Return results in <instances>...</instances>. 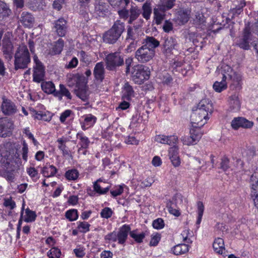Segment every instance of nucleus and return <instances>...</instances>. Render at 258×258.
Here are the masks:
<instances>
[{"label": "nucleus", "instance_id": "1", "mask_svg": "<svg viewBox=\"0 0 258 258\" xmlns=\"http://www.w3.org/2000/svg\"><path fill=\"white\" fill-rule=\"evenodd\" d=\"M213 110V107L210 100L208 99L201 100L196 109H193L190 116L192 127L201 129L209 119V114H211Z\"/></svg>", "mask_w": 258, "mask_h": 258}, {"label": "nucleus", "instance_id": "2", "mask_svg": "<svg viewBox=\"0 0 258 258\" xmlns=\"http://www.w3.org/2000/svg\"><path fill=\"white\" fill-rule=\"evenodd\" d=\"M216 73L222 80L230 83L234 87H238L241 81V76L233 71L231 67L226 64H223L217 69Z\"/></svg>", "mask_w": 258, "mask_h": 258}, {"label": "nucleus", "instance_id": "3", "mask_svg": "<svg viewBox=\"0 0 258 258\" xmlns=\"http://www.w3.org/2000/svg\"><path fill=\"white\" fill-rule=\"evenodd\" d=\"M14 57V67L16 70L27 68L31 62L30 53L27 46L25 44H21L17 48Z\"/></svg>", "mask_w": 258, "mask_h": 258}, {"label": "nucleus", "instance_id": "4", "mask_svg": "<svg viewBox=\"0 0 258 258\" xmlns=\"http://www.w3.org/2000/svg\"><path fill=\"white\" fill-rule=\"evenodd\" d=\"M125 30V24L120 20H116L103 36V41L106 43L114 44L119 39Z\"/></svg>", "mask_w": 258, "mask_h": 258}, {"label": "nucleus", "instance_id": "5", "mask_svg": "<svg viewBox=\"0 0 258 258\" xmlns=\"http://www.w3.org/2000/svg\"><path fill=\"white\" fill-rule=\"evenodd\" d=\"M141 14V9L136 6H132L129 10L123 8L118 11L120 18L124 20H127V23L133 24Z\"/></svg>", "mask_w": 258, "mask_h": 258}, {"label": "nucleus", "instance_id": "6", "mask_svg": "<svg viewBox=\"0 0 258 258\" xmlns=\"http://www.w3.org/2000/svg\"><path fill=\"white\" fill-rule=\"evenodd\" d=\"M132 78L136 84H142L149 78L150 71L149 68L143 65H138L133 68Z\"/></svg>", "mask_w": 258, "mask_h": 258}, {"label": "nucleus", "instance_id": "7", "mask_svg": "<svg viewBox=\"0 0 258 258\" xmlns=\"http://www.w3.org/2000/svg\"><path fill=\"white\" fill-rule=\"evenodd\" d=\"M250 23L248 22L245 24L241 36L237 40L236 45L244 50H249L252 38L251 32Z\"/></svg>", "mask_w": 258, "mask_h": 258}, {"label": "nucleus", "instance_id": "8", "mask_svg": "<svg viewBox=\"0 0 258 258\" xmlns=\"http://www.w3.org/2000/svg\"><path fill=\"white\" fill-rule=\"evenodd\" d=\"M106 68L109 71H115L117 67L123 64V58L119 52L108 54L105 57Z\"/></svg>", "mask_w": 258, "mask_h": 258}, {"label": "nucleus", "instance_id": "9", "mask_svg": "<svg viewBox=\"0 0 258 258\" xmlns=\"http://www.w3.org/2000/svg\"><path fill=\"white\" fill-rule=\"evenodd\" d=\"M35 65L33 67V80L37 83H40L44 80L45 68L42 63L39 60L36 54L33 56Z\"/></svg>", "mask_w": 258, "mask_h": 258}, {"label": "nucleus", "instance_id": "10", "mask_svg": "<svg viewBox=\"0 0 258 258\" xmlns=\"http://www.w3.org/2000/svg\"><path fill=\"white\" fill-rule=\"evenodd\" d=\"M201 130L192 127L189 131V136H185L181 138L183 144L187 146L197 144L202 136Z\"/></svg>", "mask_w": 258, "mask_h": 258}, {"label": "nucleus", "instance_id": "11", "mask_svg": "<svg viewBox=\"0 0 258 258\" xmlns=\"http://www.w3.org/2000/svg\"><path fill=\"white\" fill-rule=\"evenodd\" d=\"M155 54V51H153L142 45L136 51L135 58L140 63H146L152 59Z\"/></svg>", "mask_w": 258, "mask_h": 258}, {"label": "nucleus", "instance_id": "12", "mask_svg": "<svg viewBox=\"0 0 258 258\" xmlns=\"http://www.w3.org/2000/svg\"><path fill=\"white\" fill-rule=\"evenodd\" d=\"M162 46L163 53L166 56L169 57L174 51H177L178 43L175 38L168 37L164 38Z\"/></svg>", "mask_w": 258, "mask_h": 258}, {"label": "nucleus", "instance_id": "13", "mask_svg": "<svg viewBox=\"0 0 258 258\" xmlns=\"http://www.w3.org/2000/svg\"><path fill=\"white\" fill-rule=\"evenodd\" d=\"M14 128L13 121L7 117L0 118V137L6 138L12 135Z\"/></svg>", "mask_w": 258, "mask_h": 258}, {"label": "nucleus", "instance_id": "14", "mask_svg": "<svg viewBox=\"0 0 258 258\" xmlns=\"http://www.w3.org/2000/svg\"><path fill=\"white\" fill-rule=\"evenodd\" d=\"M251 196L253 198L255 206L258 208V172H254L250 178Z\"/></svg>", "mask_w": 258, "mask_h": 258}, {"label": "nucleus", "instance_id": "15", "mask_svg": "<svg viewBox=\"0 0 258 258\" xmlns=\"http://www.w3.org/2000/svg\"><path fill=\"white\" fill-rule=\"evenodd\" d=\"M253 122L243 117H234L231 122L232 128L237 130L240 127L243 128H251L253 126Z\"/></svg>", "mask_w": 258, "mask_h": 258}, {"label": "nucleus", "instance_id": "16", "mask_svg": "<svg viewBox=\"0 0 258 258\" xmlns=\"http://www.w3.org/2000/svg\"><path fill=\"white\" fill-rule=\"evenodd\" d=\"M53 29L58 36H64L68 30L67 21L63 18L55 21L53 23Z\"/></svg>", "mask_w": 258, "mask_h": 258}, {"label": "nucleus", "instance_id": "17", "mask_svg": "<svg viewBox=\"0 0 258 258\" xmlns=\"http://www.w3.org/2000/svg\"><path fill=\"white\" fill-rule=\"evenodd\" d=\"M2 111L6 115H12L17 111V106L10 100L4 99L1 106Z\"/></svg>", "mask_w": 258, "mask_h": 258}, {"label": "nucleus", "instance_id": "18", "mask_svg": "<svg viewBox=\"0 0 258 258\" xmlns=\"http://www.w3.org/2000/svg\"><path fill=\"white\" fill-rule=\"evenodd\" d=\"M77 138L80 140L79 145L80 146V147L78 149V152L80 153L82 151H83L82 153L85 155L87 152L86 149L89 148L90 141L89 138L85 136L83 132L78 133Z\"/></svg>", "mask_w": 258, "mask_h": 258}, {"label": "nucleus", "instance_id": "19", "mask_svg": "<svg viewBox=\"0 0 258 258\" xmlns=\"http://www.w3.org/2000/svg\"><path fill=\"white\" fill-rule=\"evenodd\" d=\"M105 73L104 63L102 61L97 62L93 70L95 80L98 82H102L105 78Z\"/></svg>", "mask_w": 258, "mask_h": 258}, {"label": "nucleus", "instance_id": "20", "mask_svg": "<svg viewBox=\"0 0 258 258\" xmlns=\"http://www.w3.org/2000/svg\"><path fill=\"white\" fill-rule=\"evenodd\" d=\"M13 146L11 143H7L0 146V162H5L12 153Z\"/></svg>", "mask_w": 258, "mask_h": 258}, {"label": "nucleus", "instance_id": "21", "mask_svg": "<svg viewBox=\"0 0 258 258\" xmlns=\"http://www.w3.org/2000/svg\"><path fill=\"white\" fill-rule=\"evenodd\" d=\"M131 231L130 225L124 224L121 226L117 233L118 243L123 244L126 240L128 233Z\"/></svg>", "mask_w": 258, "mask_h": 258}, {"label": "nucleus", "instance_id": "22", "mask_svg": "<svg viewBox=\"0 0 258 258\" xmlns=\"http://www.w3.org/2000/svg\"><path fill=\"white\" fill-rule=\"evenodd\" d=\"M19 20L24 27L27 28L33 27L34 23V18L31 13L27 12L22 13Z\"/></svg>", "mask_w": 258, "mask_h": 258}, {"label": "nucleus", "instance_id": "23", "mask_svg": "<svg viewBox=\"0 0 258 258\" xmlns=\"http://www.w3.org/2000/svg\"><path fill=\"white\" fill-rule=\"evenodd\" d=\"M30 111L32 116L35 119L49 121L51 120L52 117V114L49 112H38L34 109H31Z\"/></svg>", "mask_w": 258, "mask_h": 258}, {"label": "nucleus", "instance_id": "24", "mask_svg": "<svg viewBox=\"0 0 258 258\" xmlns=\"http://www.w3.org/2000/svg\"><path fill=\"white\" fill-rule=\"evenodd\" d=\"M167 11L160 5L157 6L153 10L154 18L157 25L160 24L164 19L165 12Z\"/></svg>", "mask_w": 258, "mask_h": 258}, {"label": "nucleus", "instance_id": "25", "mask_svg": "<svg viewBox=\"0 0 258 258\" xmlns=\"http://www.w3.org/2000/svg\"><path fill=\"white\" fill-rule=\"evenodd\" d=\"M139 38V34L138 28L136 26L132 27L128 26L127 27V35L125 38L126 42L130 41H138Z\"/></svg>", "mask_w": 258, "mask_h": 258}, {"label": "nucleus", "instance_id": "26", "mask_svg": "<svg viewBox=\"0 0 258 258\" xmlns=\"http://www.w3.org/2000/svg\"><path fill=\"white\" fill-rule=\"evenodd\" d=\"M108 5L101 1H96L95 4V12L99 16H104L108 12Z\"/></svg>", "mask_w": 258, "mask_h": 258}, {"label": "nucleus", "instance_id": "27", "mask_svg": "<svg viewBox=\"0 0 258 258\" xmlns=\"http://www.w3.org/2000/svg\"><path fill=\"white\" fill-rule=\"evenodd\" d=\"M143 45L145 47L155 51V49L160 45V42L153 36H147L144 40Z\"/></svg>", "mask_w": 258, "mask_h": 258}, {"label": "nucleus", "instance_id": "28", "mask_svg": "<svg viewBox=\"0 0 258 258\" xmlns=\"http://www.w3.org/2000/svg\"><path fill=\"white\" fill-rule=\"evenodd\" d=\"M64 41L59 38L57 41L54 42L52 48L49 50V54L51 55L59 54L63 48Z\"/></svg>", "mask_w": 258, "mask_h": 258}, {"label": "nucleus", "instance_id": "29", "mask_svg": "<svg viewBox=\"0 0 258 258\" xmlns=\"http://www.w3.org/2000/svg\"><path fill=\"white\" fill-rule=\"evenodd\" d=\"M228 101L232 110L235 112L239 110L241 103L237 94H234L230 96Z\"/></svg>", "mask_w": 258, "mask_h": 258}, {"label": "nucleus", "instance_id": "30", "mask_svg": "<svg viewBox=\"0 0 258 258\" xmlns=\"http://www.w3.org/2000/svg\"><path fill=\"white\" fill-rule=\"evenodd\" d=\"M96 120L97 118L91 114L85 115L84 122L81 125L82 130L85 131L89 127L92 126Z\"/></svg>", "mask_w": 258, "mask_h": 258}, {"label": "nucleus", "instance_id": "31", "mask_svg": "<svg viewBox=\"0 0 258 258\" xmlns=\"http://www.w3.org/2000/svg\"><path fill=\"white\" fill-rule=\"evenodd\" d=\"M57 171V168L52 165H46L41 168V173L45 177H53Z\"/></svg>", "mask_w": 258, "mask_h": 258}, {"label": "nucleus", "instance_id": "32", "mask_svg": "<svg viewBox=\"0 0 258 258\" xmlns=\"http://www.w3.org/2000/svg\"><path fill=\"white\" fill-rule=\"evenodd\" d=\"M134 97V91L133 87L128 82L124 84L122 90V98L127 100H130Z\"/></svg>", "mask_w": 258, "mask_h": 258}, {"label": "nucleus", "instance_id": "33", "mask_svg": "<svg viewBox=\"0 0 258 258\" xmlns=\"http://www.w3.org/2000/svg\"><path fill=\"white\" fill-rule=\"evenodd\" d=\"M42 90L47 94H53L54 96L56 91L54 84L50 81L42 82L41 84Z\"/></svg>", "mask_w": 258, "mask_h": 258}, {"label": "nucleus", "instance_id": "34", "mask_svg": "<svg viewBox=\"0 0 258 258\" xmlns=\"http://www.w3.org/2000/svg\"><path fill=\"white\" fill-rule=\"evenodd\" d=\"M63 96L68 99H72V96L69 90L63 84H60L59 90L55 92L54 96L58 97L59 100H61Z\"/></svg>", "mask_w": 258, "mask_h": 258}, {"label": "nucleus", "instance_id": "35", "mask_svg": "<svg viewBox=\"0 0 258 258\" xmlns=\"http://www.w3.org/2000/svg\"><path fill=\"white\" fill-rule=\"evenodd\" d=\"M67 142V139L63 138H59L57 140L58 143V148L61 151L63 156H71L68 147H67L66 144Z\"/></svg>", "mask_w": 258, "mask_h": 258}, {"label": "nucleus", "instance_id": "36", "mask_svg": "<svg viewBox=\"0 0 258 258\" xmlns=\"http://www.w3.org/2000/svg\"><path fill=\"white\" fill-rule=\"evenodd\" d=\"M213 247L216 252L222 254L223 250L225 249L223 239L219 237L216 238L213 243Z\"/></svg>", "mask_w": 258, "mask_h": 258}, {"label": "nucleus", "instance_id": "37", "mask_svg": "<svg viewBox=\"0 0 258 258\" xmlns=\"http://www.w3.org/2000/svg\"><path fill=\"white\" fill-rule=\"evenodd\" d=\"M102 181L101 178L98 179L93 184L94 190L100 195H103L106 194L110 188V186H108L104 188H102V185L99 183Z\"/></svg>", "mask_w": 258, "mask_h": 258}, {"label": "nucleus", "instance_id": "38", "mask_svg": "<svg viewBox=\"0 0 258 258\" xmlns=\"http://www.w3.org/2000/svg\"><path fill=\"white\" fill-rule=\"evenodd\" d=\"M173 253L175 255L184 254L188 251V245L186 244H179L173 247Z\"/></svg>", "mask_w": 258, "mask_h": 258}, {"label": "nucleus", "instance_id": "39", "mask_svg": "<svg viewBox=\"0 0 258 258\" xmlns=\"http://www.w3.org/2000/svg\"><path fill=\"white\" fill-rule=\"evenodd\" d=\"M76 95L84 101L88 100V93L85 87L79 88L75 91Z\"/></svg>", "mask_w": 258, "mask_h": 258}, {"label": "nucleus", "instance_id": "40", "mask_svg": "<svg viewBox=\"0 0 258 258\" xmlns=\"http://www.w3.org/2000/svg\"><path fill=\"white\" fill-rule=\"evenodd\" d=\"M142 16L146 20H148L152 13V9L150 3H145L142 6Z\"/></svg>", "mask_w": 258, "mask_h": 258}, {"label": "nucleus", "instance_id": "41", "mask_svg": "<svg viewBox=\"0 0 258 258\" xmlns=\"http://www.w3.org/2000/svg\"><path fill=\"white\" fill-rule=\"evenodd\" d=\"M79 175V173L76 169H70L65 173V177L69 180H75L78 178Z\"/></svg>", "mask_w": 258, "mask_h": 258}, {"label": "nucleus", "instance_id": "42", "mask_svg": "<svg viewBox=\"0 0 258 258\" xmlns=\"http://www.w3.org/2000/svg\"><path fill=\"white\" fill-rule=\"evenodd\" d=\"M245 6V3H240V4L236 6L235 8H233L230 11L229 15L232 14L231 18L238 16L243 11V8Z\"/></svg>", "mask_w": 258, "mask_h": 258}, {"label": "nucleus", "instance_id": "43", "mask_svg": "<svg viewBox=\"0 0 258 258\" xmlns=\"http://www.w3.org/2000/svg\"><path fill=\"white\" fill-rule=\"evenodd\" d=\"M130 235L138 243H141L145 237V234L144 232L138 233L137 230L130 231Z\"/></svg>", "mask_w": 258, "mask_h": 258}, {"label": "nucleus", "instance_id": "44", "mask_svg": "<svg viewBox=\"0 0 258 258\" xmlns=\"http://www.w3.org/2000/svg\"><path fill=\"white\" fill-rule=\"evenodd\" d=\"M227 82L221 80L220 82L216 81L213 84V88L215 91L217 92H221L223 90H225L227 88Z\"/></svg>", "mask_w": 258, "mask_h": 258}, {"label": "nucleus", "instance_id": "45", "mask_svg": "<svg viewBox=\"0 0 258 258\" xmlns=\"http://www.w3.org/2000/svg\"><path fill=\"white\" fill-rule=\"evenodd\" d=\"M197 207H198L197 212H198V219H197V220L196 222V224L197 225H199L201 222L202 217H203V213H204V206L203 202H202L201 201H199L197 203Z\"/></svg>", "mask_w": 258, "mask_h": 258}, {"label": "nucleus", "instance_id": "46", "mask_svg": "<svg viewBox=\"0 0 258 258\" xmlns=\"http://www.w3.org/2000/svg\"><path fill=\"white\" fill-rule=\"evenodd\" d=\"M65 216L70 221H75L78 218V211L76 209L69 210L66 212Z\"/></svg>", "mask_w": 258, "mask_h": 258}, {"label": "nucleus", "instance_id": "47", "mask_svg": "<svg viewBox=\"0 0 258 258\" xmlns=\"http://www.w3.org/2000/svg\"><path fill=\"white\" fill-rule=\"evenodd\" d=\"M194 23L197 25L203 24L205 22V18L202 13L197 12L195 13L193 17Z\"/></svg>", "mask_w": 258, "mask_h": 258}, {"label": "nucleus", "instance_id": "48", "mask_svg": "<svg viewBox=\"0 0 258 258\" xmlns=\"http://www.w3.org/2000/svg\"><path fill=\"white\" fill-rule=\"evenodd\" d=\"M25 213L26 216V217L24 219L25 222H32L35 220L36 214L35 212L31 211L28 208L26 210Z\"/></svg>", "mask_w": 258, "mask_h": 258}, {"label": "nucleus", "instance_id": "49", "mask_svg": "<svg viewBox=\"0 0 258 258\" xmlns=\"http://www.w3.org/2000/svg\"><path fill=\"white\" fill-rule=\"evenodd\" d=\"M27 172L33 181L36 182L39 179V176L38 171L34 167L27 168Z\"/></svg>", "mask_w": 258, "mask_h": 258}, {"label": "nucleus", "instance_id": "50", "mask_svg": "<svg viewBox=\"0 0 258 258\" xmlns=\"http://www.w3.org/2000/svg\"><path fill=\"white\" fill-rule=\"evenodd\" d=\"M60 255V250L55 247L51 248L47 252V256L49 258H59Z\"/></svg>", "mask_w": 258, "mask_h": 258}, {"label": "nucleus", "instance_id": "51", "mask_svg": "<svg viewBox=\"0 0 258 258\" xmlns=\"http://www.w3.org/2000/svg\"><path fill=\"white\" fill-rule=\"evenodd\" d=\"M11 10L7 7L6 4L0 1V18L8 16Z\"/></svg>", "mask_w": 258, "mask_h": 258}, {"label": "nucleus", "instance_id": "52", "mask_svg": "<svg viewBox=\"0 0 258 258\" xmlns=\"http://www.w3.org/2000/svg\"><path fill=\"white\" fill-rule=\"evenodd\" d=\"M189 14L187 11H181L179 12L178 19L182 24L186 23L189 20Z\"/></svg>", "mask_w": 258, "mask_h": 258}, {"label": "nucleus", "instance_id": "53", "mask_svg": "<svg viewBox=\"0 0 258 258\" xmlns=\"http://www.w3.org/2000/svg\"><path fill=\"white\" fill-rule=\"evenodd\" d=\"M22 145L21 153L23 160L26 162L28 161V146L25 140L23 141Z\"/></svg>", "mask_w": 258, "mask_h": 258}, {"label": "nucleus", "instance_id": "54", "mask_svg": "<svg viewBox=\"0 0 258 258\" xmlns=\"http://www.w3.org/2000/svg\"><path fill=\"white\" fill-rule=\"evenodd\" d=\"M229 162V159L228 158V157L226 156H224L221 159L220 168L224 171H227L230 167Z\"/></svg>", "mask_w": 258, "mask_h": 258}, {"label": "nucleus", "instance_id": "55", "mask_svg": "<svg viewBox=\"0 0 258 258\" xmlns=\"http://www.w3.org/2000/svg\"><path fill=\"white\" fill-rule=\"evenodd\" d=\"M243 162L240 159H236L235 162L234 163V167L232 168V170L240 171H243Z\"/></svg>", "mask_w": 258, "mask_h": 258}, {"label": "nucleus", "instance_id": "56", "mask_svg": "<svg viewBox=\"0 0 258 258\" xmlns=\"http://www.w3.org/2000/svg\"><path fill=\"white\" fill-rule=\"evenodd\" d=\"M112 214V210L110 208L106 207L102 210L100 215L103 218L108 219L111 217Z\"/></svg>", "mask_w": 258, "mask_h": 258}, {"label": "nucleus", "instance_id": "57", "mask_svg": "<svg viewBox=\"0 0 258 258\" xmlns=\"http://www.w3.org/2000/svg\"><path fill=\"white\" fill-rule=\"evenodd\" d=\"M175 0H164L163 3L160 5L166 11L172 9L175 5Z\"/></svg>", "mask_w": 258, "mask_h": 258}, {"label": "nucleus", "instance_id": "58", "mask_svg": "<svg viewBox=\"0 0 258 258\" xmlns=\"http://www.w3.org/2000/svg\"><path fill=\"white\" fill-rule=\"evenodd\" d=\"M13 45L11 42H7L3 45V52L4 54L10 55L11 52H12Z\"/></svg>", "mask_w": 258, "mask_h": 258}, {"label": "nucleus", "instance_id": "59", "mask_svg": "<svg viewBox=\"0 0 258 258\" xmlns=\"http://www.w3.org/2000/svg\"><path fill=\"white\" fill-rule=\"evenodd\" d=\"M153 227L156 229H161L164 226V221L161 218H158L153 221Z\"/></svg>", "mask_w": 258, "mask_h": 258}, {"label": "nucleus", "instance_id": "60", "mask_svg": "<svg viewBox=\"0 0 258 258\" xmlns=\"http://www.w3.org/2000/svg\"><path fill=\"white\" fill-rule=\"evenodd\" d=\"M123 186H125V185H118L116 187V189L110 191V194L113 197H116L120 195L123 191Z\"/></svg>", "mask_w": 258, "mask_h": 258}, {"label": "nucleus", "instance_id": "61", "mask_svg": "<svg viewBox=\"0 0 258 258\" xmlns=\"http://www.w3.org/2000/svg\"><path fill=\"white\" fill-rule=\"evenodd\" d=\"M104 239L109 242H116L117 241V233L115 231L110 232L105 235Z\"/></svg>", "mask_w": 258, "mask_h": 258}, {"label": "nucleus", "instance_id": "62", "mask_svg": "<svg viewBox=\"0 0 258 258\" xmlns=\"http://www.w3.org/2000/svg\"><path fill=\"white\" fill-rule=\"evenodd\" d=\"M90 225L86 222H80L78 225V228L80 230V231L83 233H85L89 231V227Z\"/></svg>", "mask_w": 258, "mask_h": 258}, {"label": "nucleus", "instance_id": "63", "mask_svg": "<svg viewBox=\"0 0 258 258\" xmlns=\"http://www.w3.org/2000/svg\"><path fill=\"white\" fill-rule=\"evenodd\" d=\"M4 205L6 207L9 208L11 210L14 209L16 207L15 202L11 198L5 199Z\"/></svg>", "mask_w": 258, "mask_h": 258}, {"label": "nucleus", "instance_id": "64", "mask_svg": "<svg viewBox=\"0 0 258 258\" xmlns=\"http://www.w3.org/2000/svg\"><path fill=\"white\" fill-rule=\"evenodd\" d=\"M78 64V59L76 57H74L68 64L66 65V68L70 69H73L77 67Z\"/></svg>", "mask_w": 258, "mask_h": 258}]
</instances>
